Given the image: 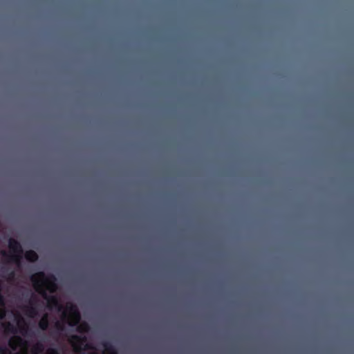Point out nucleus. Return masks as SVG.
Here are the masks:
<instances>
[{
    "mask_svg": "<svg viewBox=\"0 0 354 354\" xmlns=\"http://www.w3.org/2000/svg\"><path fill=\"white\" fill-rule=\"evenodd\" d=\"M68 310L71 314V320L68 322V324L71 326H75L80 320V314L77 310V308L73 305H71L68 307Z\"/></svg>",
    "mask_w": 354,
    "mask_h": 354,
    "instance_id": "obj_5",
    "label": "nucleus"
},
{
    "mask_svg": "<svg viewBox=\"0 0 354 354\" xmlns=\"http://www.w3.org/2000/svg\"><path fill=\"white\" fill-rule=\"evenodd\" d=\"M4 304L3 296L1 295V292H0V306H3Z\"/></svg>",
    "mask_w": 354,
    "mask_h": 354,
    "instance_id": "obj_18",
    "label": "nucleus"
},
{
    "mask_svg": "<svg viewBox=\"0 0 354 354\" xmlns=\"http://www.w3.org/2000/svg\"><path fill=\"white\" fill-rule=\"evenodd\" d=\"M46 354H59L57 349L56 348H49L46 353Z\"/></svg>",
    "mask_w": 354,
    "mask_h": 354,
    "instance_id": "obj_15",
    "label": "nucleus"
},
{
    "mask_svg": "<svg viewBox=\"0 0 354 354\" xmlns=\"http://www.w3.org/2000/svg\"><path fill=\"white\" fill-rule=\"evenodd\" d=\"M1 288H2V282L0 280V292H1Z\"/></svg>",
    "mask_w": 354,
    "mask_h": 354,
    "instance_id": "obj_20",
    "label": "nucleus"
},
{
    "mask_svg": "<svg viewBox=\"0 0 354 354\" xmlns=\"http://www.w3.org/2000/svg\"><path fill=\"white\" fill-rule=\"evenodd\" d=\"M49 326L48 315L44 314L39 322V327L42 330H46Z\"/></svg>",
    "mask_w": 354,
    "mask_h": 354,
    "instance_id": "obj_6",
    "label": "nucleus"
},
{
    "mask_svg": "<svg viewBox=\"0 0 354 354\" xmlns=\"http://www.w3.org/2000/svg\"><path fill=\"white\" fill-rule=\"evenodd\" d=\"M20 330H21V334L25 335L27 334L28 328L26 326L24 325V326L20 327Z\"/></svg>",
    "mask_w": 354,
    "mask_h": 354,
    "instance_id": "obj_14",
    "label": "nucleus"
},
{
    "mask_svg": "<svg viewBox=\"0 0 354 354\" xmlns=\"http://www.w3.org/2000/svg\"><path fill=\"white\" fill-rule=\"evenodd\" d=\"M3 326L5 329V331L7 333H10L12 334H15L17 333L16 328L10 322H7V323L3 324Z\"/></svg>",
    "mask_w": 354,
    "mask_h": 354,
    "instance_id": "obj_11",
    "label": "nucleus"
},
{
    "mask_svg": "<svg viewBox=\"0 0 354 354\" xmlns=\"http://www.w3.org/2000/svg\"><path fill=\"white\" fill-rule=\"evenodd\" d=\"M102 346L106 352L109 354H118L113 345L109 342L102 343Z\"/></svg>",
    "mask_w": 354,
    "mask_h": 354,
    "instance_id": "obj_8",
    "label": "nucleus"
},
{
    "mask_svg": "<svg viewBox=\"0 0 354 354\" xmlns=\"http://www.w3.org/2000/svg\"><path fill=\"white\" fill-rule=\"evenodd\" d=\"M86 341V337H82L77 335H73L70 338V342L75 351L82 350V346L85 344Z\"/></svg>",
    "mask_w": 354,
    "mask_h": 354,
    "instance_id": "obj_4",
    "label": "nucleus"
},
{
    "mask_svg": "<svg viewBox=\"0 0 354 354\" xmlns=\"http://www.w3.org/2000/svg\"><path fill=\"white\" fill-rule=\"evenodd\" d=\"M30 280L33 284L35 290L47 301L49 308H52L55 307L57 308L58 310H61L63 308L57 297L48 295L44 288L46 286L47 289L50 292H54L55 291L57 286L55 282V277L53 274L47 277L44 272H39L32 274L30 277Z\"/></svg>",
    "mask_w": 354,
    "mask_h": 354,
    "instance_id": "obj_1",
    "label": "nucleus"
},
{
    "mask_svg": "<svg viewBox=\"0 0 354 354\" xmlns=\"http://www.w3.org/2000/svg\"><path fill=\"white\" fill-rule=\"evenodd\" d=\"M92 354H97V353H93Z\"/></svg>",
    "mask_w": 354,
    "mask_h": 354,
    "instance_id": "obj_21",
    "label": "nucleus"
},
{
    "mask_svg": "<svg viewBox=\"0 0 354 354\" xmlns=\"http://www.w3.org/2000/svg\"><path fill=\"white\" fill-rule=\"evenodd\" d=\"M44 351V345L43 343L37 342L32 347V353L34 354L41 353Z\"/></svg>",
    "mask_w": 354,
    "mask_h": 354,
    "instance_id": "obj_10",
    "label": "nucleus"
},
{
    "mask_svg": "<svg viewBox=\"0 0 354 354\" xmlns=\"http://www.w3.org/2000/svg\"><path fill=\"white\" fill-rule=\"evenodd\" d=\"M37 299L35 297H32L30 300V306H25L24 310L27 316L33 318L38 315V310L35 306Z\"/></svg>",
    "mask_w": 354,
    "mask_h": 354,
    "instance_id": "obj_3",
    "label": "nucleus"
},
{
    "mask_svg": "<svg viewBox=\"0 0 354 354\" xmlns=\"http://www.w3.org/2000/svg\"><path fill=\"white\" fill-rule=\"evenodd\" d=\"M21 322L24 323V320L22 317H19V319L17 321L18 325L19 326Z\"/></svg>",
    "mask_w": 354,
    "mask_h": 354,
    "instance_id": "obj_19",
    "label": "nucleus"
},
{
    "mask_svg": "<svg viewBox=\"0 0 354 354\" xmlns=\"http://www.w3.org/2000/svg\"><path fill=\"white\" fill-rule=\"evenodd\" d=\"M0 354H11V352L6 346H0Z\"/></svg>",
    "mask_w": 354,
    "mask_h": 354,
    "instance_id": "obj_13",
    "label": "nucleus"
},
{
    "mask_svg": "<svg viewBox=\"0 0 354 354\" xmlns=\"http://www.w3.org/2000/svg\"><path fill=\"white\" fill-rule=\"evenodd\" d=\"M22 342H23V339L20 337L16 336L13 338H11L9 340L8 344H9V346L12 350H15L17 348V344H21Z\"/></svg>",
    "mask_w": 354,
    "mask_h": 354,
    "instance_id": "obj_9",
    "label": "nucleus"
},
{
    "mask_svg": "<svg viewBox=\"0 0 354 354\" xmlns=\"http://www.w3.org/2000/svg\"><path fill=\"white\" fill-rule=\"evenodd\" d=\"M6 316V311L2 309L0 310V320L3 319Z\"/></svg>",
    "mask_w": 354,
    "mask_h": 354,
    "instance_id": "obj_17",
    "label": "nucleus"
},
{
    "mask_svg": "<svg viewBox=\"0 0 354 354\" xmlns=\"http://www.w3.org/2000/svg\"><path fill=\"white\" fill-rule=\"evenodd\" d=\"M25 258L30 262H35L38 259V255L34 250H30L26 252Z\"/></svg>",
    "mask_w": 354,
    "mask_h": 354,
    "instance_id": "obj_7",
    "label": "nucleus"
},
{
    "mask_svg": "<svg viewBox=\"0 0 354 354\" xmlns=\"http://www.w3.org/2000/svg\"><path fill=\"white\" fill-rule=\"evenodd\" d=\"M88 329V326L86 323H84L77 327V331L82 332L86 331Z\"/></svg>",
    "mask_w": 354,
    "mask_h": 354,
    "instance_id": "obj_12",
    "label": "nucleus"
},
{
    "mask_svg": "<svg viewBox=\"0 0 354 354\" xmlns=\"http://www.w3.org/2000/svg\"><path fill=\"white\" fill-rule=\"evenodd\" d=\"M55 326L56 328L59 330H64V326L59 323V322H57L55 324Z\"/></svg>",
    "mask_w": 354,
    "mask_h": 354,
    "instance_id": "obj_16",
    "label": "nucleus"
},
{
    "mask_svg": "<svg viewBox=\"0 0 354 354\" xmlns=\"http://www.w3.org/2000/svg\"><path fill=\"white\" fill-rule=\"evenodd\" d=\"M8 247L13 254L8 255L6 251H2L1 254L4 257H9L10 261L18 263L21 259L23 248L20 243L15 239L10 238L8 241Z\"/></svg>",
    "mask_w": 354,
    "mask_h": 354,
    "instance_id": "obj_2",
    "label": "nucleus"
}]
</instances>
